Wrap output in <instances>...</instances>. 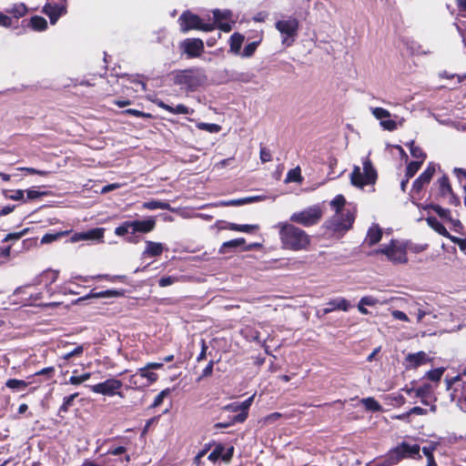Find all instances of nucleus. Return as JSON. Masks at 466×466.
Instances as JSON below:
<instances>
[{"mask_svg": "<svg viewBox=\"0 0 466 466\" xmlns=\"http://www.w3.org/2000/svg\"><path fill=\"white\" fill-rule=\"evenodd\" d=\"M355 216L350 210L344 214H335L326 222L322 237L336 241L340 239L352 228Z\"/></svg>", "mask_w": 466, "mask_h": 466, "instance_id": "f257e3e1", "label": "nucleus"}, {"mask_svg": "<svg viewBox=\"0 0 466 466\" xmlns=\"http://www.w3.org/2000/svg\"><path fill=\"white\" fill-rule=\"evenodd\" d=\"M279 236L283 246L291 250H300L309 244V236L306 232L292 224H284Z\"/></svg>", "mask_w": 466, "mask_h": 466, "instance_id": "f03ea898", "label": "nucleus"}, {"mask_svg": "<svg viewBox=\"0 0 466 466\" xmlns=\"http://www.w3.org/2000/svg\"><path fill=\"white\" fill-rule=\"evenodd\" d=\"M363 172L359 166H354L350 174V183L352 186L363 188L365 186L374 185L378 179V173L372 165L369 156L362 161Z\"/></svg>", "mask_w": 466, "mask_h": 466, "instance_id": "7ed1b4c3", "label": "nucleus"}, {"mask_svg": "<svg viewBox=\"0 0 466 466\" xmlns=\"http://www.w3.org/2000/svg\"><path fill=\"white\" fill-rule=\"evenodd\" d=\"M374 254H383L387 259L394 264H406L407 244L397 239H391L389 244L374 250Z\"/></svg>", "mask_w": 466, "mask_h": 466, "instance_id": "20e7f679", "label": "nucleus"}, {"mask_svg": "<svg viewBox=\"0 0 466 466\" xmlns=\"http://www.w3.org/2000/svg\"><path fill=\"white\" fill-rule=\"evenodd\" d=\"M207 81L205 71L201 68H191L177 72L174 76L176 85L184 86L194 90Z\"/></svg>", "mask_w": 466, "mask_h": 466, "instance_id": "39448f33", "label": "nucleus"}, {"mask_svg": "<svg viewBox=\"0 0 466 466\" xmlns=\"http://www.w3.org/2000/svg\"><path fill=\"white\" fill-rule=\"evenodd\" d=\"M393 462H400L404 459H420V447L419 444H410L402 441L396 447L390 450Z\"/></svg>", "mask_w": 466, "mask_h": 466, "instance_id": "423d86ee", "label": "nucleus"}, {"mask_svg": "<svg viewBox=\"0 0 466 466\" xmlns=\"http://www.w3.org/2000/svg\"><path fill=\"white\" fill-rule=\"evenodd\" d=\"M123 383L121 380L109 378L103 382L89 386L92 392L104 396L113 397L115 395L124 397L120 391Z\"/></svg>", "mask_w": 466, "mask_h": 466, "instance_id": "0eeeda50", "label": "nucleus"}, {"mask_svg": "<svg viewBox=\"0 0 466 466\" xmlns=\"http://www.w3.org/2000/svg\"><path fill=\"white\" fill-rule=\"evenodd\" d=\"M179 20L181 22V30L183 32H187L190 29H198L209 32L215 28V24L203 23L199 16L191 14L190 12H184Z\"/></svg>", "mask_w": 466, "mask_h": 466, "instance_id": "6e6552de", "label": "nucleus"}, {"mask_svg": "<svg viewBox=\"0 0 466 466\" xmlns=\"http://www.w3.org/2000/svg\"><path fill=\"white\" fill-rule=\"evenodd\" d=\"M320 218V207H309L300 212L293 213L290 217L292 222L309 227L319 222Z\"/></svg>", "mask_w": 466, "mask_h": 466, "instance_id": "1a4fd4ad", "label": "nucleus"}, {"mask_svg": "<svg viewBox=\"0 0 466 466\" xmlns=\"http://www.w3.org/2000/svg\"><path fill=\"white\" fill-rule=\"evenodd\" d=\"M254 396H251L245 400L243 402L239 403V406H241V411L238 414L232 415V417L229 419L228 421H221L217 422L214 424V429H223V428H228L236 423H242L244 422L248 416V410L253 402Z\"/></svg>", "mask_w": 466, "mask_h": 466, "instance_id": "9d476101", "label": "nucleus"}, {"mask_svg": "<svg viewBox=\"0 0 466 466\" xmlns=\"http://www.w3.org/2000/svg\"><path fill=\"white\" fill-rule=\"evenodd\" d=\"M299 23L295 18H289L287 20H280L276 23V28L285 35L282 43L286 46H290L293 42V36L297 34Z\"/></svg>", "mask_w": 466, "mask_h": 466, "instance_id": "9b49d317", "label": "nucleus"}, {"mask_svg": "<svg viewBox=\"0 0 466 466\" xmlns=\"http://www.w3.org/2000/svg\"><path fill=\"white\" fill-rule=\"evenodd\" d=\"M415 396L420 399V402L425 406H430V411L436 412L437 405L434 403L436 398L433 396V389L430 383H424L415 389Z\"/></svg>", "mask_w": 466, "mask_h": 466, "instance_id": "f8f14e48", "label": "nucleus"}, {"mask_svg": "<svg viewBox=\"0 0 466 466\" xmlns=\"http://www.w3.org/2000/svg\"><path fill=\"white\" fill-rule=\"evenodd\" d=\"M233 454H234V447L233 446H230L226 449L224 444L218 443V444H216L214 450L209 453L208 459L212 462H216L219 459L225 462H229L233 457Z\"/></svg>", "mask_w": 466, "mask_h": 466, "instance_id": "ddd939ff", "label": "nucleus"}, {"mask_svg": "<svg viewBox=\"0 0 466 466\" xmlns=\"http://www.w3.org/2000/svg\"><path fill=\"white\" fill-rule=\"evenodd\" d=\"M163 362H147L144 367L137 370V374L141 378L147 379V385H151L158 380V374L153 370L163 369Z\"/></svg>", "mask_w": 466, "mask_h": 466, "instance_id": "4468645a", "label": "nucleus"}, {"mask_svg": "<svg viewBox=\"0 0 466 466\" xmlns=\"http://www.w3.org/2000/svg\"><path fill=\"white\" fill-rule=\"evenodd\" d=\"M435 173V167L430 163L426 169L413 181L412 191L420 193L425 185H428Z\"/></svg>", "mask_w": 466, "mask_h": 466, "instance_id": "2eb2a0df", "label": "nucleus"}, {"mask_svg": "<svg viewBox=\"0 0 466 466\" xmlns=\"http://www.w3.org/2000/svg\"><path fill=\"white\" fill-rule=\"evenodd\" d=\"M59 272L57 270L46 269L44 270L34 279L33 285H44L47 292H50L51 286L57 280Z\"/></svg>", "mask_w": 466, "mask_h": 466, "instance_id": "dca6fc26", "label": "nucleus"}, {"mask_svg": "<svg viewBox=\"0 0 466 466\" xmlns=\"http://www.w3.org/2000/svg\"><path fill=\"white\" fill-rule=\"evenodd\" d=\"M185 53L190 57H198L204 50V43L199 38H189L183 43Z\"/></svg>", "mask_w": 466, "mask_h": 466, "instance_id": "f3484780", "label": "nucleus"}, {"mask_svg": "<svg viewBox=\"0 0 466 466\" xmlns=\"http://www.w3.org/2000/svg\"><path fill=\"white\" fill-rule=\"evenodd\" d=\"M44 13L49 17L52 25L56 24L58 18L66 13V5L47 4L44 6Z\"/></svg>", "mask_w": 466, "mask_h": 466, "instance_id": "a211bd4d", "label": "nucleus"}, {"mask_svg": "<svg viewBox=\"0 0 466 466\" xmlns=\"http://www.w3.org/2000/svg\"><path fill=\"white\" fill-rule=\"evenodd\" d=\"M132 234L137 232L148 233L156 227V220L152 218L145 220H131Z\"/></svg>", "mask_w": 466, "mask_h": 466, "instance_id": "6ab92c4d", "label": "nucleus"}, {"mask_svg": "<svg viewBox=\"0 0 466 466\" xmlns=\"http://www.w3.org/2000/svg\"><path fill=\"white\" fill-rule=\"evenodd\" d=\"M125 291L123 289H107L104 291L96 292L92 289L86 296L80 298L79 300H85L87 299H100V298H119L123 297Z\"/></svg>", "mask_w": 466, "mask_h": 466, "instance_id": "aec40b11", "label": "nucleus"}, {"mask_svg": "<svg viewBox=\"0 0 466 466\" xmlns=\"http://www.w3.org/2000/svg\"><path fill=\"white\" fill-rule=\"evenodd\" d=\"M407 368L417 369L418 367L425 364L428 360L427 354L424 351L417 353H410L405 358Z\"/></svg>", "mask_w": 466, "mask_h": 466, "instance_id": "412c9836", "label": "nucleus"}, {"mask_svg": "<svg viewBox=\"0 0 466 466\" xmlns=\"http://www.w3.org/2000/svg\"><path fill=\"white\" fill-rule=\"evenodd\" d=\"M382 229L378 224H373L367 232L365 242L369 247H372L379 243L382 238Z\"/></svg>", "mask_w": 466, "mask_h": 466, "instance_id": "4be33fe9", "label": "nucleus"}, {"mask_svg": "<svg viewBox=\"0 0 466 466\" xmlns=\"http://www.w3.org/2000/svg\"><path fill=\"white\" fill-rule=\"evenodd\" d=\"M103 237L101 228H94L87 232L75 233L71 237V242H77L80 240L98 239Z\"/></svg>", "mask_w": 466, "mask_h": 466, "instance_id": "5701e85b", "label": "nucleus"}, {"mask_svg": "<svg viewBox=\"0 0 466 466\" xmlns=\"http://www.w3.org/2000/svg\"><path fill=\"white\" fill-rule=\"evenodd\" d=\"M157 105L160 108H162L171 114H174V115H188L193 112L192 109L188 108L187 106H186L185 105H182V104L172 106H169V105L164 103L163 101H158V102H157Z\"/></svg>", "mask_w": 466, "mask_h": 466, "instance_id": "b1692460", "label": "nucleus"}, {"mask_svg": "<svg viewBox=\"0 0 466 466\" xmlns=\"http://www.w3.org/2000/svg\"><path fill=\"white\" fill-rule=\"evenodd\" d=\"M328 305L329 307L323 309L324 314L329 313L334 309H341L343 311H347L350 308V303L343 298L332 299L328 303Z\"/></svg>", "mask_w": 466, "mask_h": 466, "instance_id": "393cba45", "label": "nucleus"}, {"mask_svg": "<svg viewBox=\"0 0 466 466\" xmlns=\"http://www.w3.org/2000/svg\"><path fill=\"white\" fill-rule=\"evenodd\" d=\"M426 220H427L428 225L432 229H434L437 233H439L442 237L450 239L451 235L446 229V228L443 226V224L441 222H440L435 217H428Z\"/></svg>", "mask_w": 466, "mask_h": 466, "instance_id": "a878e982", "label": "nucleus"}, {"mask_svg": "<svg viewBox=\"0 0 466 466\" xmlns=\"http://www.w3.org/2000/svg\"><path fill=\"white\" fill-rule=\"evenodd\" d=\"M163 245L158 242L154 241H147L146 242V249L144 251V255L147 257H157L160 256L163 252Z\"/></svg>", "mask_w": 466, "mask_h": 466, "instance_id": "bb28decb", "label": "nucleus"}, {"mask_svg": "<svg viewBox=\"0 0 466 466\" xmlns=\"http://www.w3.org/2000/svg\"><path fill=\"white\" fill-rule=\"evenodd\" d=\"M34 285L33 284H27V285H25L24 287H20L18 289H16L15 290V294H28L29 295V298L27 299L30 303H39L40 304V300L42 299V292H36V293H29L27 292V290L29 289H31Z\"/></svg>", "mask_w": 466, "mask_h": 466, "instance_id": "cd10ccee", "label": "nucleus"}, {"mask_svg": "<svg viewBox=\"0 0 466 466\" xmlns=\"http://www.w3.org/2000/svg\"><path fill=\"white\" fill-rule=\"evenodd\" d=\"M70 231H56L45 234L41 238L42 244H50L52 242L61 239L63 237L67 236Z\"/></svg>", "mask_w": 466, "mask_h": 466, "instance_id": "c85d7f7f", "label": "nucleus"}, {"mask_svg": "<svg viewBox=\"0 0 466 466\" xmlns=\"http://www.w3.org/2000/svg\"><path fill=\"white\" fill-rule=\"evenodd\" d=\"M245 243H246V240L243 238H235V239H231V240L226 241V242H224L221 245V247L219 248V253L220 254H225L230 248H236L241 247Z\"/></svg>", "mask_w": 466, "mask_h": 466, "instance_id": "c756f323", "label": "nucleus"}, {"mask_svg": "<svg viewBox=\"0 0 466 466\" xmlns=\"http://www.w3.org/2000/svg\"><path fill=\"white\" fill-rule=\"evenodd\" d=\"M32 381H25L18 379H9L5 382V386L12 390H24Z\"/></svg>", "mask_w": 466, "mask_h": 466, "instance_id": "7c9ffc66", "label": "nucleus"}, {"mask_svg": "<svg viewBox=\"0 0 466 466\" xmlns=\"http://www.w3.org/2000/svg\"><path fill=\"white\" fill-rule=\"evenodd\" d=\"M228 229L233 230V231H238V232H245V233H251L257 229H258V225H239L236 223H228V226L227 227Z\"/></svg>", "mask_w": 466, "mask_h": 466, "instance_id": "2f4dec72", "label": "nucleus"}, {"mask_svg": "<svg viewBox=\"0 0 466 466\" xmlns=\"http://www.w3.org/2000/svg\"><path fill=\"white\" fill-rule=\"evenodd\" d=\"M360 402L363 404L367 410L373 412L380 411L381 405L372 397L363 398Z\"/></svg>", "mask_w": 466, "mask_h": 466, "instance_id": "473e14b6", "label": "nucleus"}, {"mask_svg": "<svg viewBox=\"0 0 466 466\" xmlns=\"http://www.w3.org/2000/svg\"><path fill=\"white\" fill-rule=\"evenodd\" d=\"M7 13L14 15L15 19L23 17L27 13V7L25 4H15L10 9L6 10Z\"/></svg>", "mask_w": 466, "mask_h": 466, "instance_id": "72a5a7b5", "label": "nucleus"}, {"mask_svg": "<svg viewBox=\"0 0 466 466\" xmlns=\"http://www.w3.org/2000/svg\"><path fill=\"white\" fill-rule=\"evenodd\" d=\"M244 37L240 34H233L230 37V51L238 54L243 43Z\"/></svg>", "mask_w": 466, "mask_h": 466, "instance_id": "f704fd0d", "label": "nucleus"}, {"mask_svg": "<svg viewBox=\"0 0 466 466\" xmlns=\"http://www.w3.org/2000/svg\"><path fill=\"white\" fill-rule=\"evenodd\" d=\"M403 122H404L403 117L399 118V122L396 120L390 119V117L385 120H382V122H380V124L384 130L393 131L398 128L399 125L402 126Z\"/></svg>", "mask_w": 466, "mask_h": 466, "instance_id": "c9c22d12", "label": "nucleus"}, {"mask_svg": "<svg viewBox=\"0 0 466 466\" xmlns=\"http://www.w3.org/2000/svg\"><path fill=\"white\" fill-rule=\"evenodd\" d=\"M30 25L34 30L43 31L47 27L46 20L39 15H35L30 19Z\"/></svg>", "mask_w": 466, "mask_h": 466, "instance_id": "e433bc0d", "label": "nucleus"}, {"mask_svg": "<svg viewBox=\"0 0 466 466\" xmlns=\"http://www.w3.org/2000/svg\"><path fill=\"white\" fill-rule=\"evenodd\" d=\"M440 192L442 196H445L447 194H452V188L450 184L449 177L446 175H443L438 180Z\"/></svg>", "mask_w": 466, "mask_h": 466, "instance_id": "4c0bfd02", "label": "nucleus"}, {"mask_svg": "<svg viewBox=\"0 0 466 466\" xmlns=\"http://www.w3.org/2000/svg\"><path fill=\"white\" fill-rule=\"evenodd\" d=\"M346 203V199L343 195L339 194L337 195L331 201L330 206L335 210V214H343L340 212L342 208H344Z\"/></svg>", "mask_w": 466, "mask_h": 466, "instance_id": "58836bf2", "label": "nucleus"}, {"mask_svg": "<svg viewBox=\"0 0 466 466\" xmlns=\"http://www.w3.org/2000/svg\"><path fill=\"white\" fill-rule=\"evenodd\" d=\"M78 395H79L78 392H76L69 396L65 397L63 400V403L58 410V414L68 412L69 408L73 405L75 399Z\"/></svg>", "mask_w": 466, "mask_h": 466, "instance_id": "ea45409f", "label": "nucleus"}, {"mask_svg": "<svg viewBox=\"0 0 466 466\" xmlns=\"http://www.w3.org/2000/svg\"><path fill=\"white\" fill-rule=\"evenodd\" d=\"M421 166L422 163L420 161L412 160L409 162L405 171V177H407V179H410L411 177H413Z\"/></svg>", "mask_w": 466, "mask_h": 466, "instance_id": "a19ab883", "label": "nucleus"}, {"mask_svg": "<svg viewBox=\"0 0 466 466\" xmlns=\"http://www.w3.org/2000/svg\"><path fill=\"white\" fill-rule=\"evenodd\" d=\"M56 375V369L53 366L44 368L36 371L33 377H43V380H49Z\"/></svg>", "mask_w": 466, "mask_h": 466, "instance_id": "79ce46f5", "label": "nucleus"}, {"mask_svg": "<svg viewBox=\"0 0 466 466\" xmlns=\"http://www.w3.org/2000/svg\"><path fill=\"white\" fill-rule=\"evenodd\" d=\"M301 181H302L301 170L299 167L289 170V172L286 176V178H285L286 183L301 182Z\"/></svg>", "mask_w": 466, "mask_h": 466, "instance_id": "37998d69", "label": "nucleus"}, {"mask_svg": "<svg viewBox=\"0 0 466 466\" xmlns=\"http://www.w3.org/2000/svg\"><path fill=\"white\" fill-rule=\"evenodd\" d=\"M257 198H258L257 197H248V198H238V199H231L228 201L221 202V206H224V207L241 206V205L251 203V202L255 201Z\"/></svg>", "mask_w": 466, "mask_h": 466, "instance_id": "c03bdc74", "label": "nucleus"}, {"mask_svg": "<svg viewBox=\"0 0 466 466\" xmlns=\"http://www.w3.org/2000/svg\"><path fill=\"white\" fill-rule=\"evenodd\" d=\"M435 450V447L433 446H428V447H422L421 451L425 457L427 458V466H438L437 462L435 461L433 451Z\"/></svg>", "mask_w": 466, "mask_h": 466, "instance_id": "a18cd8bd", "label": "nucleus"}, {"mask_svg": "<svg viewBox=\"0 0 466 466\" xmlns=\"http://www.w3.org/2000/svg\"><path fill=\"white\" fill-rule=\"evenodd\" d=\"M4 195L5 198L12 199V200H23L24 202H26L24 197V190L22 189H16V190H5Z\"/></svg>", "mask_w": 466, "mask_h": 466, "instance_id": "49530a36", "label": "nucleus"}, {"mask_svg": "<svg viewBox=\"0 0 466 466\" xmlns=\"http://www.w3.org/2000/svg\"><path fill=\"white\" fill-rule=\"evenodd\" d=\"M143 207L147 209H168L170 208V205L167 202H162L158 200H151L148 202H145Z\"/></svg>", "mask_w": 466, "mask_h": 466, "instance_id": "de8ad7c7", "label": "nucleus"}, {"mask_svg": "<svg viewBox=\"0 0 466 466\" xmlns=\"http://www.w3.org/2000/svg\"><path fill=\"white\" fill-rule=\"evenodd\" d=\"M127 233L132 234V224L131 220H127L123 222L120 226L115 228V234L116 236H124Z\"/></svg>", "mask_w": 466, "mask_h": 466, "instance_id": "09e8293b", "label": "nucleus"}, {"mask_svg": "<svg viewBox=\"0 0 466 466\" xmlns=\"http://www.w3.org/2000/svg\"><path fill=\"white\" fill-rule=\"evenodd\" d=\"M372 115L379 119L380 122L391 116L390 112L382 107L371 108Z\"/></svg>", "mask_w": 466, "mask_h": 466, "instance_id": "8fccbe9b", "label": "nucleus"}, {"mask_svg": "<svg viewBox=\"0 0 466 466\" xmlns=\"http://www.w3.org/2000/svg\"><path fill=\"white\" fill-rule=\"evenodd\" d=\"M444 368H437L431 370L426 373V378L431 381H440L444 373Z\"/></svg>", "mask_w": 466, "mask_h": 466, "instance_id": "3c124183", "label": "nucleus"}, {"mask_svg": "<svg viewBox=\"0 0 466 466\" xmlns=\"http://www.w3.org/2000/svg\"><path fill=\"white\" fill-rule=\"evenodd\" d=\"M410 150L414 161H420L422 164L424 163L427 155L422 150V147H410Z\"/></svg>", "mask_w": 466, "mask_h": 466, "instance_id": "603ef678", "label": "nucleus"}, {"mask_svg": "<svg viewBox=\"0 0 466 466\" xmlns=\"http://www.w3.org/2000/svg\"><path fill=\"white\" fill-rule=\"evenodd\" d=\"M171 390L169 388H167L161 390L155 398L153 403L150 405V408H157L163 403V400L166 397L170 394Z\"/></svg>", "mask_w": 466, "mask_h": 466, "instance_id": "864d4df0", "label": "nucleus"}, {"mask_svg": "<svg viewBox=\"0 0 466 466\" xmlns=\"http://www.w3.org/2000/svg\"><path fill=\"white\" fill-rule=\"evenodd\" d=\"M90 377H91L90 372H86L79 376L73 375L69 378V383L72 385H79V384L86 381L87 380H89Z\"/></svg>", "mask_w": 466, "mask_h": 466, "instance_id": "5fc2aeb1", "label": "nucleus"}, {"mask_svg": "<svg viewBox=\"0 0 466 466\" xmlns=\"http://www.w3.org/2000/svg\"><path fill=\"white\" fill-rule=\"evenodd\" d=\"M404 243L407 244V251L410 250V252L415 253V254L423 252L429 247L428 244H413V243H408V242H404Z\"/></svg>", "mask_w": 466, "mask_h": 466, "instance_id": "6e6d98bb", "label": "nucleus"}, {"mask_svg": "<svg viewBox=\"0 0 466 466\" xmlns=\"http://www.w3.org/2000/svg\"><path fill=\"white\" fill-rule=\"evenodd\" d=\"M198 127L202 130L208 131L209 133H217L220 131L221 127L217 124L199 123Z\"/></svg>", "mask_w": 466, "mask_h": 466, "instance_id": "4d7b16f0", "label": "nucleus"}, {"mask_svg": "<svg viewBox=\"0 0 466 466\" xmlns=\"http://www.w3.org/2000/svg\"><path fill=\"white\" fill-rule=\"evenodd\" d=\"M215 361L210 360L208 365L204 368L202 370L201 375L198 378V381H200L201 380L210 377L213 373V368H214Z\"/></svg>", "mask_w": 466, "mask_h": 466, "instance_id": "13d9d810", "label": "nucleus"}, {"mask_svg": "<svg viewBox=\"0 0 466 466\" xmlns=\"http://www.w3.org/2000/svg\"><path fill=\"white\" fill-rule=\"evenodd\" d=\"M178 280L177 277L175 276H165L158 280V285L161 288H165L173 285Z\"/></svg>", "mask_w": 466, "mask_h": 466, "instance_id": "bf43d9fd", "label": "nucleus"}, {"mask_svg": "<svg viewBox=\"0 0 466 466\" xmlns=\"http://www.w3.org/2000/svg\"><path fill=\"white\" fill-rule=\"evenodd\" d=\"M28 231L27 228L22 230V231H19V232H14V233H9L5 236V238L3 239L4 242H8V241H17L19 240L26 232Z\"/></svg>", "mask_w": 466, "mask_h": 466, "instance_id": "052dcab7", "label": "nucleus"}, {"mask_svg": "<svg viewBox=\"0 0 466 466\" xmlns=\"http://www.w3.org/2000/svg\"><path fill=\"white\" fill-rule=\"evenodd\" d=\"M230 15H231V12L228 10H226V11L214 10L213 11V15H214L215 21L221 22L224 20H228Z\"/></svg>", "mask_w": 466, "mask_h": 466, "instance_id": "680f3d73", "label": "nucleus"}, {"mask_svg": "<svg viewBox=\"0 0 466 466\" xmlns=\"http://www.w3.org/2000/svg\"><path fill=\"white\" fill-rule=\"evenodd\" d=\"M433 210L438 214L439 217H441V218H445V219H450L451 220V211L449 209H446V208H441V206L439 205H436L433 207Z\"/></svg>", "mask_w": 466, "mask_h": 466, "instance_id": "e2e57ef3", "label": "nucleus"}, {"mask_svg": "<svg viewBox=\"0 0 466 466\" xmlns=\"http://www.w3.org/2000/svg\"><path fill=\"white\" fill-rule=\"evenodd\" d=\"M391 457V452L389 451L387 454L377 463V466H393L398 464V462H393Z\"/></svg>", "mask_w": 466, "mask_h": 466, "instance_id": "0e129e2a", "label": "nucleus"}, {"mask_svg": "<svg viewBox=\"0 0 466 466\" xmlns=\"http://www.w3.org/2000/svg\"><path fill=\"white\" fill-rule=\"evenodd\" d=\"M83 351H84L83 346H77L73 350L66 353L63 356V359L66 360H70L73 357H76V356L79 357V356H81L83 354Z\"/></svg>", "mask_w": 466, "mask_h": 466, "instance_id": "69168bd1", "label": "nucleus"}, {"mask_svg": "<svg viewBox=\"0 0 466 466\" xmlns=\"http://www.w3.org/2000/svg\"><path fill=\"white\" fill-rule=\"evenodd\" d=\"M257 46H258L257 42H252V43H249L248 45H247L244 47L242 56H245V57L251 56L254 54L255 50L257 49Z\"/></svg>", "mask_w": 466, "mask_h": 466, "instance_id": "338daca9", "label": "nucleus"}, {"mask_svg": "<svg viewBox=\"0 0 466 466\" xmlns=\"http://www.w3.org/2000/svg\"><path fill=\"white\" fill-rule=\"evenodd\" d=\"M450 240L458 245L460 249L462 251V252H465L466 253V238H458V237H455V236H452L450 238Z\"/></svg>", "mask_w": 466, "mask_h": 466, "instance_id": "774afa93", "label": "nucleus"}]
</instances>
